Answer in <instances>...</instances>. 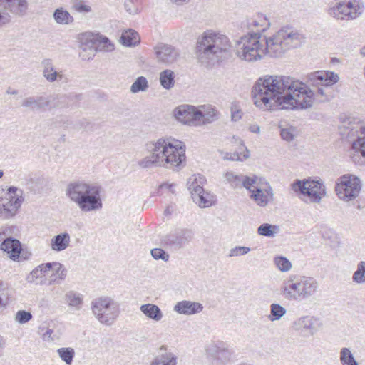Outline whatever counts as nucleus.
<instances>
[{"instance_id": "a878e982", "label": "nucleus", "mask_w": 365, "mask_h": 365, "mask_svg": "<svg viewBox=\"0 0 365 365\" xmlns=\"http://www.w3.org/2000/svg\"><path fill=\"white\" fill-rule=\"evenodd\" d=\"M71 242V237L66 232L55 235L51 238L50 247L55 252H61L67 249Z\"/></svg>"}, {"instance_id": "2f4dec72", "label": "nucleus", "mask_w": 365, "mask_h": 365, "mask_svg": "<svg viewBox=\"0 0 365 365\" xmlns=\"http://www.w3.org/2000/svg\"><path fill=\"white\" fill-rule=\"evenodd\" d=\"M321 237L326 245L331 248H336L340 245L338 235L330 228H321Z\"/></svg>"}, {"instance_id": "1a4fd4ad", "label": "nucleus", "mask_w": 365, "mask_h": 365, "mask_svg": "<svg viewBox=\"0 0 365 365\" xmlns=\"http://www.w3.org/2000/svg\"><path fill=\"white\" fill-rule=\"evenodd\" d=\"M205 182V178L201 175H193L187 182L192 199L200 207H209L216 201L213 194L204 190L202 185Z\"/></svg>"}, {"instance_id": "6e6d98bb", "label": "nucleus", "mask_w": 365, "mask_h": 365, "mask_svg": "<svg viewBox=\"0 0 365 365\" xmlns=\"http://www.w3.org/2000/svg\"><path fill=\"white\" fill-rule=\"evenodd\" d=\"M242 181L241 182V185L248 190L251 193L253 191L255 187H257L255 185H257V177L254 176L253 178H250L242 175Z\"/></svg>"}, {"instance_id": "e433bc0d", "label": "nucleus", "mask_w": 365, "mask_h": 365, "mask_svg": "<svg viewBox=\"0 0 365 365\" xmlns=\"http://www.w3.org/2000/svg\"><path fill=\"white\" fill-rule=\"evenodd\" d=\"M65 299L68 306L80 309L83 304V297L74 291H70L65 295Z\"/></svg>"}, {"instance_id": "cd10ccee", "label": "nucleus", "mask_w": 365, "mask_h": 365, "mask_svg": "<svg viewBox=\"0 0 365 365\" xmlns=\"http://www.w3.org/2000/svg\"><path fill=\"white\" fill-rule=\"evenodd\" d=\"M51 272H52L51 282H53L54 284H59L66 279L68 271L64 265L60 262H51Z\"/></svg>"}, {"instance_id": "dca6fc26", "label": "nucleus", "mask_w": 365, "mask_h": 365, "mask_svg": "<svg viewBox=\"0 0 365 365\" xmlns=\"http://www.w3.org/2000/svg\"><path fill=\"white\" fill-rule=\"evenodd\" d=\"M207 351L222 363L229 361L233 354V351L229 345L222 341H217L211 344L207 348Z\"/></svg>"}, {"instance_id": "58836bf2", "label": "nucleus", "mask_w": 365, "mask_h": 365, "mask_svg": "<svg viewBox=\"0 0 365 365\" xmlns=\"http://www.w3.org/2000/svg\"><path fill=\"white\" fill-rule=\"evenodd\" d=\"M55 21L60 24H69L73 21V16L63 8H58L53 13Z\"/></svg>"}, {"instance_id": "c9c22d12", "label": "nucleus", "mask_w": 365, "mask_h": 365, "mask_svg": "<svg viewBox=\"0 0 365 365\" xmlns=\"http://www.w3.org/2000/svg\"><path fill=\"white\" fill-rule=\"evenodd\" d=\"M175 73L172 70L165 69L160 73V85L165 89L169 90L173 87L175 83Z\"/></svg>"}, {"instance_id": "de8ad7c7", "label": "nucleus", "mask_w": 365, "mask_h": 365, "mask_svg": "<svg viewBox=\"0 0 365 365\" xmlns=\"http://www.w3.org/2000/svg\"><path fill=\"white\" fill-rule=\"evenodd\" d=\"M280 129V135L282 138L286 141H292L297 135V130L294 127L289 125L283 128L282 124L279 125Z\"/></svg>"}, {"instance_id": "72a5a7b5", "label": "nucleus", "mask_w": 365, "mask_h": 365, "mask_svg": "<svg viewBox=\"0 0 365 365\" xmlns=\"http://www.w3.org/2000/svg\"><path fill=\"white\" fill-rule=\"evenodd\" d=\"M120 41L125 46H135L140 42V38L135 31L129 29L122 33Z\"/></svg>"}, {"instance_id": "e2e57ef3", "label": "nucleus", "mask_w": 365, "mask_h": 365, "mask_svg": "<svg viewBox=\"0 0 365 365\" xmlns=\"http://www.w3.org/2000/svg\"><path fill=\"white\" fill-rule=\"evenodd\" d=\"M249 158V150L245 148L243 153L234 152L230 153V160L242 161Z\"/></svg>"}, {"instance_id": "bb28decb", "label": "nucleus", "mask_w": 365, "mask_h": 365, "mask_svg": "<svg viewBox=\"0 0 365 365\" xmlns=\"http://www.w3.org/2000/svg\"><path fill=\"white\" fill-rule=\"evenodd\" d=\"M160 353L155 357L150 365H177V356L175 354L168 351L163 346Z\"/></svg>"}, {"instance_id": "680f3d73", "label": "nucleus", "mask_w": 365, "mask_h": 365, "mask_svg": "<svg viewBox=\"0 0 365 365\" xmlns=\"http://www.w3.org/2000/svg\"><path fill=\"white\" fill-rule=\"evenodd\" d=\"M18 229L16 226L3 227L0 232V242L5 238L12 237V235H15V232Z\"/></svg>"}, {"instance_id": "774afa93", "label": "nucleus", "mask_w": 365, "mask_h": 365, "mask_svg": "<svg viewBox=\"0 0 365 365\" xmlns=\"http://www.w3.org/2000/svg\"><path fill=\"white\" fill-rule=\"evenodd\" d=\"M232 120L233 121H237L242 118V112L240 110H232L231 115Z\"/></svg>"}, {"instance_id": "9b49d317", "label": "nucleus", "mask_w": 365, "mask_h": 365, "mask_svg": "<svg viewBox=\"0 0 365 365\" xmlns=\"http://www.w3.org/2000/svg\"><path fill=\"white\" fill-rule=\"evenodd\" d=\"M364 8L359 0L344 1L337 3L330 14L337 19L350 21L361 16Z\"/></svg>"}, {"instance_id": "69168bd1", "label": "nucleus", "mask_w": 365, "mask_h": 365, "mask_svg": "<svg viewBox=\"0 0 365 365\" xmlns=\"http://www.w3.org/2000/svg\"><path fill=\"white\" fill-rule=\"evenodd\" d=\"M56 338L53 329L48 327L44 333L42 334V339L44 341H53Z\"/></svg>"}, {"instance_id": "8fccbe9b", "label": "nucleus", "mask_w": 365, "mask_h": 365, "mask_svg": "<svg viewBox=\"0 0 365 365\" xmlns=\"http://www.w3.org/2000/svg\"><path fill=\"white\" fill-rule=\"evenodd\" d=\"M49 98L51 100V109L52 108H68L67 105V98L66 95H56L50 96Z\"/></svg>"}, {"instance_id": "f03ea898", "label": "nucleus", "mask_w": 365, "mask_h": 365, "mask_svg": "<svg viewBox=\"0 0 365 365\" xmlns=\"http://www.w3.org/2000/svg\"><path fill=\"white\" fill-rule=\"evenodd\" d=\"M241 37L255 50H259L261 56L272 58L282 57L288 51L302 46L306 40L301 31L289 26L268 37L261 33H249Z\"/></svg>"}, {"instance_id": "a18cd8bd", "label": "nucleus", "mask_w": 365, "mask_h": 365, "mask_svg": "<svg viewBox=\"0 0 365 365\" xmlns=\"http://www.w3.org/2000/svg\"><path fill=\"white\" fill-rule=\"evenodd\" d=\"M97 41L96 36L92 33L82 34L80 37L81 47L96 48Z\"/></svg>"}, {"instance_id": "bf43d9fd", "label": "nucleus", "mask_w": 365, "mask_h": 365, "mask_svg": "<svg viewBox=\"0 0 365 365\" xmlns=\"http://www.w3.org/2000/svg\"><path fill=\"white\" fill-rule=\"evenodd\" d=\"M250 251V248L245 246H236L230 250L228 256L230 257L242 256L247 254Z\"/></svg>"}, {"instance_id": "4468645a", "label": "nucleus", "mask_w": 365, "mask_h": 365, "mask_svg": "<svg viewBox=\"0 0 365 365\" xmlns=\"http://www.w3.org/2000/svg\"><path fill=\"white\" fill-rule=\"evenodd\" d=\"M233 49L236 56L240 59L245 61H257L264 58L260 55V51H259V50H255L253 48L250 46L246 41H244L242 37L235 41Z\"/></svg>"}, {"instance_id": "0e129e2a", "label": "nucleus", "mask_w": 365, "mask_h": 365, "mask_svg": "<svg viewBox=\"0 0 365 365\" xmlns=\"http://www.w3.org/2000/svg\"><path fill=\"white\" fill-rule=\"evenodd\" d=\"M124 8L130 14H136L138 13V9L133 0H125L124 2Z\"/></svg>"}, {"instance_id": "b1692460", "label": "nucleus", "mask_w": 365, "mask_h": 365, "mask_svg": "<svg viewBox=\"0 0 365 365\" xmlns=\"http://www.w3.org/2000/svg\"><path fill=\"white\" fill-rule=\"evenodd\" d=\"M0 248L9 255L11 259L16 261L19 258L21 252V245L19 240L14 238H5L0 242Z\"/></svg>"}, {"instance_id": "9d476101", "label": "nucleus", "mask_w": 365, "mask_h": 365, "mask_svg": "<svg viewBox=\"0 0 365 365\" xmlns=\"http://www.w3.org/2000/svg\"><path fill=\"white\" fill-rule=\"evenodd\" d=\"M292 189L307 203L319 202V180H296L292 184Z\"/></svg>"}, {"instance_id": "338daca9", "label": "nucleus", "mask_w": 365, "mask_h": 365, "mask_svg": "<svg viewBox=\"0 0 365 365\" xmlns=\"http://www.w3.org/2000/svg\"><path fill=\"white\" fill-rule=\"evenodd\" d=\"M75 7H76V11H78L79 12L87 13V12H90L91 10V8L89 6L83 4H76Z\"/></svg>"}, {"instance_id": "09e8293b", "label": "nucleus", "mask_w": 365, "mask_h": 365, "mask_svg": "<svg viewBox=\"0 0 365 365\" xmlns=\"http://www.w3.org/2000/svg\"><path fill=\"white\" fill-rule=\"evenodd\" d=\"M59 357L67 364L70 365L73 362L75 351L74 349L70 347L60 348L57 350Z\"/></svg>"}, {"instance_id": "79ce46f5", "label": "nucleus", "mask_w": 365, "mask_h": 365, "mask_svg": "<svg viewBox=\"0 0 365 365\" xmlns=\"http://www.w3.org/2000/svg\"><path fill=\"white\" fill-rule=\"evenodd\" d=\"M287 310L284 307L279 304L273 303L270 305V314L268 318L270 321L279 320L285 314Z\"/></svg>"}, {"instance_id": "393cba45", "label": "nucleus", "mask_w": 365, "mask_h": 365, "mask_svg": "<svg viewBox=\"0 0 365 365\" xmlns=\"http://www.w3.org/2000/svg\"><path fill=\"white\" fill-rule=\"evenodd\" d=\"M173 309L179 314L191 315L202 312L203 306L199 302L184 300L178 302Z\"/></svg>"}, {"instance_id": "052dcab7", "label": "nucleus", "mask_w": 365, "mask_h": 365, "mask_svg": "<svg viewBox=\"0 0 365 365\" xmlns=\"http://www.w3.org/2000/svg\"><path fill=\"white\" fill-rule=\"evenodd\" d=\"M307 78L308 84L316 88L317 91H319V71L309 74Z\"/></svg>"}, {"instance_id": "4be33fe9", "label": "nucleus", "mask_w": 365, "mask_h": 365, "mask_svg": "<svg viewBox=\"0 0 365 365\" xmlns=\"http://www.w3.org/2000/svg\"><path fill=\"white\" fill-rule=\"evenodd\" d=\"M302 282L301 279L297 282L287 280L284 282L282 288V293L284 297L289 300H301L302 299Z\"/></svg>"}, {"instance_id": "423d86ee", "label": "nucleus", "mask_w": 365, "mask_h": 365, "mask_svg": "<svg viewBox=\"0 0 365 365\" xmlns=\"http://www.w3.org/2000/svg\"><path fill=\"white\" fill-rule=\"evenodd\" d=\"M339 131L343 138L352 140V162L357 165H365V122L351 115L341 116Z\"/></svg>"}, {"instance_id": "20e7f679", "label": "nucleus", "mask_w": 365, "mask_h": 365, "mask_svg": "<svg viewBox=\"0 0 365 365\" xmlns=\"http://www.w3.org/2000/svg\"><path fill=\"white\" fill-rule=\"evenodd\" d=\"M233 46L229 38L220 32L207 31L198 39L196 54L199 61L207 66L222 61L232 55Z\"/></svg>"}, {"instance_id": "f3484780", "label": "nucleus", "mask_w": 365, "mask_h": 365, "mask_svg": "<svg viewBox=\"0 0 365 365\" xmlns=\"http://www.w3.org/2000/svg\"><path fill=\"white\" fill-rule=\"evenodd\" d=\"M51 100L49 96H29L24 98L21 106L30 108L32 111H45L51 109Z\"/></svg>"}, {"instance_id": "6ab92c4d", "label": "nucleus", "mask_w": 365, "mask_h": 365, "mask_svg": "<svg viewBox=\"0 0 365 365\" xmlns=\"http://www.w3.org/2000/svg\"><path fill=\"white\" fill-rule=\"evenodd\" d=\"M1 9H4L10 14L24 16L28 10L27 0H0Z\"/></svg>"}, {"instance_id": "c756f323", "label": "nucleus", "mask_w": 365, "mask_h": 365, "mask_svg": "<svg viewBox=\"0 0 365 365\" xmlns=\"http://www.w3.org/2000/svg\"><path fill=\"white\" fill-rule=\"evenodd\" d=\"M140 310L148 319L155 322H159L163 317L161 309L154 304H143Z\"/></svg>"}, {"instance_id": "39448f33", "label": "nucleus", "mask_w": 365, "mask_h": 365, "mask_svg": "<svg viewBox=\"0 0 365 365\" xmlns=\"http://www.w3.org/2000/svg\"><path fill=\"white\" fill-rule=\"evenodd\" d=\"M66 195L81 212H96L102 209L101 187L84 180L71 182L66 187Z\"/></svg>"}, {"instance_id": "c85d7f7f", "label": "nucleus", "mask_w": 365, "mask_h": 365, "mask_svg": "<svg viewBox=\"0 0 365 365\" xmlns=\"http://www.w3.org/2000/svg\"><path fill=\"white\" fill-rule=\"evenodd\" d=\"M51 262L41 264L35 267L26 277L29 283L34 282L37 279L47 276L51 272Z\"/></svg>"}, {"instance_id": "a19ab883", "label": "nucleus", "mask_w": 365, "mask_h": 365, "mask_svg": "<svg viewBox=\"0 0 365 365\" xmlns=\"http://www.w3.org/2000/svg\"><path fill=\"white\" fill-rule=\"evenodd\" d=\"M278 232L279 227L277 225L269 223H263L257 228V233L267 237H274Z\"/></svg>"}, {"instance_id": "2eb2a0df", "label": "nucleus", "mask_w": 365, "mask_h": 365, "mask_svg": "<svg viewBox=\"0 0 365 365\" xmlns=\"http://www.w3.org/2000/svg\"><path fill=\"white\" fill-rule=\"evenodd\" d=\"M155 53L158 61L165 64H171L176 61L179 52L173 46L158 43L155 47Z\"/></svg>"}, {"instance_id": "37998d69", "label": "nucleus", "mask_w": 365, "mask_h": 365, "mask_svg": "<svg viewBox=\"0 0 365 365\" xmlns=\"http://www.w3.org/2000/svg\"><path fill=\"white\" fill-rule=\"evenodd\" d=\"M352 281L357 284H365V262L357 264L356 269L352 275Z\"/></svg>"}, {"instance_id": "13d9d810", "label": "nucleus", "mask_w": 365, "mask_h": 365, "mask_svg": "<svg viewBox=\"0 0 365 365\" xmlns=\"http://www.w3.org/2000/svg\"><path fill=\"white\" fill-rule=\"evenodd\" d=\"M66 98H67L68 108H73L78 106L79 102L82 99V95L69 93L66 95Z\"/></svg>"}, {"instance_id": "473e14b6", "label": "nucleus", "mask_w": 365, "mask_h": 365, "mask_svg": "<svg viewBox=\"0 0 365 365\" xmlns=\"http://www.w3.org/2000/svg\"><path fill=\"white\" fill-rule=\"evenodd\" d=\"M302 282V299L307 298L312 295L317 290V282L315 279L310 277L301 278Z\"/></svg>"}, {"instance_id": "4c0bfd02", "label": "nucleus", "mask_w": 365, "mask_h": 365, "mask_svg": "<svg viewBox=\"0 0 365 365\" xmlns=\"http://www.w3.org/2000/svg\"><path fill=\"white\" fill-rule=\"evenodd\" d=\"M257 29L255 33H260L266 31L269 26V22L267 17L263 14H258L255 19H252L249 24Z\"/></svg>"}, {"instance_id": "7ed1b4c3", "label": "nucleus", "mask_w": 365, "mask_h": 365, "mask_svg": "<svg viewBox=\"0 0 365 365\" xmlns=\"http://www.w3.org/2000/svg\"><path fill=\"white\" fill-rule=\"evenodd\" d=\"M150 155L139 162L143 168L163 166L167 168H180L185 160V148L182 142L173 138H160L146 144Z\"/></svg>"}, {"instance_id": "c03bdc74", "label": "nucleus", "mask_w": 365, "mask_h": 365, "mask_svg": "<svg viewBox=\"0 0 365 365\" xmlns=\"http://www.w3.org/2000/svg\"><path fill=\"white\" fill-rule=\"evenodd\" d=\"M340 361L342 365H359L349 348H342L340 351Z\"/></svg>"}, {"instance_id": "412c9836", "label": "nucleus", "mask_w": 365, "mask_h": 365, "mask_svg": "<svg viewBox=\"0 0 365 365\" xmlns=\"http://www.w3.org/2000/svg\"><path fill=\"white\" fill-rule=\"evenodd\" d=\"M250 197L257 205L265 207L273 199L272 188L269 185L265 189L255 187Z\"/></svg>"}, {"instance_id": "4d7b16f0", "label": "nucleus", "mask_w": 365, "mask_h": 365, "mask_svg": "<svg viewBox=\"0 0 365 365\" xmlns=\"http://www.w3.org/2000/svg\"><path fill=\"white\" fill-rule=\"evenodd\" d=\"M152 257L156 259H162L164 262H168L170 258V255L161 248H154L150 251Z\"/></svg>"}, {"instance_id": "5fc2aeb1", "label": "nucleus", "mask_w": 365, "mask_h": 365, "mask_svg": "<svg viewBox=\"0 0 365 365\" xmlns=\"http://www.w3.org/2000/svg\"><path fill=\"white\" fill-rule=\"evenodd\" d=\"M32 318V314L26 310H19L15 314V321L21 324L27 323Z\"/></svg>"}, {"instance_id": "3c124183", "label": "nucleus", "mask_w": 365, "mask_h": 365, "mask_svg": "<svg viewBox=\"0 0 365 365\" xmlns=\"http://www.w3.org/2000/svg\"><path fill=\"white\" fill-rule=\"evenodd\" d=\"M224 177L232 187H237L241 185L242 175H235L232 172H227L225 173Z\"/></svg>"}, {"instance_id": "ddd939ff", "label": "nucleus", "mask_w": 365, "mask_h": 365, "mask_svg": "<svg viewBox=\"0 0 365 365\" xmlns=\"http://www.w3.org/2000/svg\"><path fill=\"white\" fill-rule=\"evenodd\" d=\"M175 118L187 125L198 126L199 119L201 116V110H197L195 106L190 105H181L174 110Z\"/></svg>"}, {"instance_id": "a211bd4d", "label": "nucleus", "mask_w": 365, "mask_h": 365, "mask_svg": "<svg viewBox=\"0 0 365 365\" xmlns=\"http://www.w3.org/2000/svg\"><path fill=\"white\" fill-rule=\"evenodd\" d=\"M22 200L11 196L9 198L0 197V217L9 218L14 216L21 206Z\"/></svg>"}, {"instance_id": "ea45409f", "label": "nucleus", "mask_w": 365, "mask_h": 365, "mask_svg": "<svg viewBox=\"0 0 365 365\" xmlns=\"http://www.w3.org/2000/svg\"><path fill=\"white\" fill-rule=\"evenodd\" d=\"M339 80V76L334 71H321V86H331Z\"/></svg>"}, {"instance_id": "aec40b11", "label": "nucleus", "mask_w": 365, "mask_h": 365, "mask_svg": "<svg viewBox=\"0 0 365 365\" xmlns=\"http://www.w3.org/2000/svg\"><path fill=\"white\" fill-rule=\"evenodd\" d=\"M43 76L49 83L61 81L63 78L62 71H57L51 58H44L41 62Z\"/></svg>"}, {"instance_id": "603ef678", "label": "nucleus", "mask_w": 365, "mask_h": 365, "mask_svg": "<svg viewBox=\"0 0 365 365\" xmlns=\"http://www.w3.org/2000/svg\"><path fill=\"white\" fill-rule=\"evenodd\" d=\"M274 262L276 267L282 272H287L292 267L291 262L284 257H275Z\"/></svg>"}, {"instance_id": "f704fd0d", "label": "nucleus", "mask_w": 365, "mask_h": 365, "mask_svg": "<svg viewBox=\"0 0 365 365\" xmlns=\"http://www.w3.org/2000/svg\"><path fill=\"white\" fill-rule=\"evenodd\" d=\"M219 118V113L217 110L212 107H208L205 111H201V116L199 119L200 125L211 123L217 120Z\"/></svg>"}, {"instance_id": "6e6552de", "label": "nucleus", "mask_w": 365, "mask_h": 365, "mask_svg": "<svg viewBox=\"0 0 365 365\" xmlns=\"http://www.w3.org/2000/svg\"><path fill=\"white\" fill-rule=\"evenodd\" d=\"M362 188V182L359 177L353 174H344L338 178L335 190L338 197L344 201L350 202L355 200Z\"/></svg>"}, {"instance_id": "f257e3e1", "label": "nucleus", "mask_w": 365, "mask_h": 365, "mask_svg": "<svg viewBox=\"0 0 365 365\" xmlns=\"http://www.w3.org/2000/svg\"><path fill=\"white\" fill-rule=\"evenodd\" d=\"M255 104L261 108L305 109L314 102V91L289 76L266 75L252 87Z\"/></svg>"}, {"instance_id": "0eeeda50", "label": "nucleus", "mask_w": 365, "mask_h": 365, "mask_svg": "<svg viewBox=\"0 0 365 365\" xmlns=\"http://www.w3.org/2000/svg\"><path fill=\"white\" fill-rule=\"evenodd\" d=\"M91 309L98 321L107 326L112 325L120 313V304L108 297L95 299Z\"/></svg>"}, {"instance_id": "864d4df0", "label": "nucleus", "mask_w": 365, "mask_h": 365, "mask_svg": "<svg viewBox=\"0 0 365 365\" xmlns=\"http://www.w3.org/2000/svg\"><path fill=\"white\" fill-rule=\"evenodd\" d=\"M96 48L81 47L79 56L83 61H90L96 56Z\"/></svg>"}, {"instance_id": "49530a36", "label": "nucleus", "mask_w": 365, "mask_h": 365, "mask_svg": "<svg viewBox=\"0 0 365 365\" xmlns=\"http://www.w3.org/2000/svg\"><path fill=\"white\" fill-rule=\"evenodd\" d=\"M148 87V82L145 77L139 76L130 86V91L136 93L140 91H145Z\"/></svg>"}, {"instance_id": "7c9ffc66", "label": "nucleus", "mask_w": 365, "mask_h": 365, "mask_svg": "<svg viewBox=\"0 0 365 365\" xmlns=\"http://www.w3.org/2000/svg\"><path fill=\"white\" fill-rule=\"evenodd\" d=\"M13 289L6 282L0 281V313L9 304Z\"/></svg>"}, {"instance_id": "f8f14e48", "label": "nucleus", "mask_w": 365, "mask_h": 365, "mask_svg": "<svg viewBox=\"0 0 365 365\" xmlns=\"http://www.w3.org/2000/svg\"><path fill=\"white\" fill-rule=\"evenodd\" d=\"M194 238V231L188 228H178L165 235L162 242L170 249L178 250L188 245Z\"/></svg>"}, {"instance_id": "5701e85b", "label": "nucleus", "mask_w": 365, "mask_h": 365, "mask_svg": "<svg viewBox=\"0 0 365 365\" xmlns=\"http://www.w3.org/2000/svg\"><path fill=\"white\" fill-rule=\"evenodd\" d=\"M299 329L304 336H312L317 331L319 322L317 318L306 316L298 320Z\"/></svg>"}]
</instances>
